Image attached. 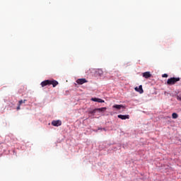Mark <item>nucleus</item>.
<instances>
[{"instance_id": "1", "label": "nucleus", "mask_w": 181, "mask_h": 181, "mask_svg": "<svg viewBox=\"0 0 181 181\" xmlns=\"http://www.w3.org/2000/svg\"><path fill=\"white\" fill-rule=\"evenodd\" d=\"M177 81H180V78H170L168 79L167 81V84L168 86H173L175 84H176V83H177Z\"/></svg>"}, {"instance_id": "2", "label": "nucleus", "mask_w": 181, "mask_h": 181, "mask_svg": "<svg viewBox=\"0 0 181 181\" xmlns=\"http://www.w3.org/2000/svg\"><path fill=\"white\" fill-rule=\"evenodd\" d=\"M92 73H93L95 77H101L104 74V71L101 69H92Z\"/></svg>"}, {"instance_id": "3", "label": "nucleus", "mask_w": 181, "mask_h": 181, "mask_svg": "<svg viewBox=\"0 0 181 181\" xmlns=\"http://www.w3.org/2000/svg\"><path fill=\"white\" fill-rule=\"evenodd\" d=\"M106 110H107V107L96 108V109H94L93 110L90 111L89 113L95 114L97 111H98V112H104Z\"/></svg>"}, {"instance_id": "4", "label": "nucleus", "mask_w": 181, "mask_h": 181, "mask_svg": "<svg viewBox=\"0 0 181 181\" xmlns=\"http://www.w3.org/2000/svg\"><path fill=\"white\" fill-rule=\"evenodd\" d=\"M77 84H79L80 86L88 83V81H87L86 78H78L76 80Z\"/></svg>"}, {"instance_id": "5", "label": "nucleus", "mask_w": 181, "mask_h": 181, "mask_svg": "<svg viewBox=\"0 0 181 181\" xmlns=\"http://www.w3.org/2000/svg\"><path fill=\"white\" fill-rule=\"evenodd\" d=\"M52 125H53V127H60V125H62V121H60V120H53L52 122Z\"/></svg>"}, {"instance_id": "6", "label": "nucleus", "mask_w": 181, "mask_h": 181, "mask_svg": "<svg viewBox=\"0 0 181 181\" xmlns=\"http://www.w3.org/2000/svg\"><path fill=\"white\" fill-rule=\"evenodd\" d=\"M42 87H46V86H50V80H45L40 83Z\"/></svg>"}, {"instance_id": "7", "label": "nucleus", "mask_w": 181, "mask_h": 181, "mask_svg": "<svg viewBox=\"0 0 181 181\" xmlns=\"http://www.w3.org/2000/svg\"><path fill=\"white\" fill-rule=\"evenodd\" d=\"M117 117L119 118L120 119H129V115H118Z\"/></svg>"}, {"instance_id": "8", "label": "nucleus", "mask_w": 181, "mask_h": 181, "mask_svg": "<svg viewBox=\"0 0 181 181\" xmlns=\"http://www.w3.org/2000/svg\"><path fill=\"white\" fill-rule=\"evenodd\" d=\"M59 85V82L56 80H49V86H52V87H56V86Z\"/></svg>"}, {"instance_id": "9", "label": "nucleus", "mask_w": 181, "mask_h": 181, "mask_svg": "<svg viewBox=\"0 0 181 181\" xmlns=\"http://www.w3.org/2000/svg\"><path fill=\"white\" fill-rule=\"evenodd\" d=\"M134 90H135V91H137V93H139L140 94H142L144 93V89L142 88V86L141 85H140L139 86V88L136 87L134 88Z\"/></svg>"}, {"instance_id": "10", "label": "nucleus", "mask_w": 181, "mask_h": 181, "mask_svg": "<svg viewBox=\"0 0 181 181\" xmlns=\"http://www.w3.org/2000/svg\"><path fill=\"white\" fill-rule=\"evenodd\" d=\"M143 77H144V78H149L152 77V74H151V72L146 71L143 73Z\"/></svg>"}, {"instance_id": "11", "label": "nucleus", "mask_w": 181, "mask_h": 181, "mask_svg": "<svg viewBox=\"0 0 181 181\" xmlns=\"http://www.w3.org/2000/svg\"><path fill=\"white\" fill-rule=\"evenodd\" d=\"M112 108H115L116 110H121V108H123L124 110L125 106L122 105H115L112 106Z\"/></svg>"}, {"instance_id": "12", "label": "nucleus", "mask_w": 181, "mask_h": 181, "mask_svg": "<svg viewBox=\"0 0 181 181\" xmlns=\"http://www.w3.org/2000/svg\"><path fill=\"white\" fill-rule=\"evenodd\" d=\"M25 103H26V100H21L20 101H18V104L19 105H22V104H25Z\"/></svg>"}, {"instance_id": "13", "label": "nucleus", "mask_w": 181, "mask_h": 181, "mask_svg": "<svg viewBox=\"0 0 181 181\" xmlns=\"http://www.w3.org/2000/svg\"><path fill=\"white\" fill-rule=\"evenodd\" d=\"M172 117L174 119H176L179 117V115H177V113H173Z\"/></svg>"}, {"instance_id": "14", "label": "nucleus", "mask_w": 181, "mask_h": 181, "mask_svg": "<svg viewBox=\"0 0 181 181\" xmlns=\"http://www.w3.org/2000/svg\"><path fill=\"white\" fill-rule=\"evenodd\" d=\"M91 101H94L95 103H98V98H91Z\"/></svg>"}, {"instance_id": "15", "label": "nucleus", "mask_w": 181, "mask_h": 181, "mask_svg": "<svg viewBox=\"0 0 181 181\" xmlns=\"http://www.w3.org/2000/svg\"><path fill=\"white\" fill-rule=\"evenodd\" d=\"M98 103H105L104 100L98 98Z\"/></svg>"}, {"instance_id": "16", "label": "nucleus", "mask_w": 181, "mask_h": 181, "mask_svg": "<svg viewBox=\"0 0 181 181\" xmlns=\"http://www.w3.org/2000/svg\"><path fill=\"white\" fill-rule=\"evenodd\" d=\"M177 100H178V101H181V96L177 95Z\"/></svg>"}, {"instance_id": "17", "label": "nucleus", "mask_w": 181, "mask_h": 181, "mask_svg": "<svg viewBox=\"0 0 181 181\" xmlns=\"http://www.w3.org/2000/svg\"><path fill=\"white\" fill-rule=\"evenodd\" d=\"M162 77L167 78L168 77V74H164L162 75Z\"/></svg>"}, {"instance_id": "18", "label": "nucleus", "mask_w": 181, "mask_h": 181, "mask_svg": "<svg viewBox=\"0 0 181 181\" xmlns=\"http://www.w3.org/2000/svg\"><path fill=\"white\" fill-rule=\"evenodd\" d=\"M19 110H21V105H19L18 104V106L17 107V110L19 111Z\"/></svg>"}]
</instances>
